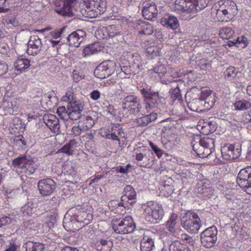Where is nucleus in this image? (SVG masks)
Wrapping results in <instances>:
<instances>
[{
	"instance_id": "nucleus-1",
	"label": "nucleus",
	"mask_w": 251,
	"mask_h": 251,
	"mask_svg": "<svg viewBox=\"0 0 251 251\" xmlns=\"http://www.w3.org/2000/svg\"><path fill=\"white\" fill-rule=\"evenodd\" d=\"M237 12L236 3L230 0L220 1L215 3L211 8L212 14H215L216 19L221 22H227L232 20Z\"/></svg>"
},
{
	"instance_id": "nucleus-2",
	"label": "nucleus",
	"mask_w": 251,
	"mask_h": 251,
	"mask_svg": "<svg viewBox=\"0 0 251 251\" xmlns=\"http://www.w3.org/2000/svg\"><path fill=\"white\" fill-rule=\"evenodd\" d=\"M215 139L204 137L199 142L193 141L191 143L193 150L201 158H206L215 151Z\"/></svg>"
},
{
	"instance_id": "nucleus-3",
	"label": "nucleus",
	"mask_w": 251,
	"mask_h": 251,
	"mask_svg": "<svg viewBox=\"0 0 251 251\" xmlns=\"http://www.w3.org/2000/svg\"><path fill=\"white\" fill-rule=\"evenodd\" d=\"M143 214L146 220L151 223H157L164 215L162 206L156 201H148L142 206Z\"/></svg>"
},
{
	"instance_id": "nucleus-4",
	"label": "nucleus",
	"mask_w": 251,
	"mask_h": 251,
	"mask_svg": "<svg viewBox=\"0 0 251 251\" xmlns=\"http://www.w3.org/2000/svg\"><path fill=\"white\" fill-rule=\"evenodd\" d=\"M134 157L137 164L144 168H151L153 164L155 158L153 153L145 147H139L135 150Z\"/></svg>"
},
{
	"instance_id": "nucleus-5",
	"label": "nucleus",
	"mask_w": 251,
	"mask_h": 251,
	"mask_svg": "<svg viewBox=\"0 0 251 251\" xmlns=\"http://www.w3.org/2000/svg\"><path fill=\"white\" fill-rule=\"evenodd\" d=\"M112 226L115 233L122 234L132 233L135 228L133 220L130 216L113 219L112 221Z\"/></svg>"
},
{
	"instance_id": "nucleus-6",
	"label": "nucleus",
	"mask_w": 251,
	"mask_h": 251,
	"mask_svg": "<svg viewBox=\"0 0 251 251\" xmlns=\"http://www.w3.org/2000/svg\"><path fill=\"white\" fill-rule=\"evenodd\" d=\"M183 227L188 232L197 233L201 226V220L199 215L194 212L188 211L185 217L181 220Z\"/></svg>"
},
{
	"instance_id": "nucleus-7",
	"label": "nucleus",
	"mask_w": 251,
	"mask_h": 251,
	"mask_svg": "<svg viewBox=\"0 0 251 251\" xmlns=\"http://www.w3.org/2000/svg\"><path fill=\"white\" fill-rule=\"evenodd\" d=\"M148 75L152 80H160L164 84H167L173 81V78L168 74L166 65L160 63L148 70Z\"/></svg>"
},
{
	"instance_id": "nucleus-8",
	"label": "nucleus",
	"mask_w": 251,
	"mask_h": 251,
	"mask_svg": "<svg viewBox=\"0 0 251 251\" xmlns=\"http://www.w3.org/2000/svg\"><path fill=\"white\" fill-rule=\"evenodd\" d=\"M86 17L93 18L103 13L106 8L105 0H87L85 2Z\"/></svg>"
},
{
	"instance_id": "nucleus-9",
	"label": "nucleus",
	"mask_w": 251,
	"mask_h": 251,
	"mask_svg": "<svg viewBox=\"0 0 251 251\" xmlns=\"http://www.w3.org/2000/svg\"><path fill=\"white\" fill-rule=\"evenodd\" d=\"M100 134L107 139L120 141L119 137L124 135L123 127L120 124H111L107 126L102 127L100 129Z\"/></svg>"
},
{
	"instance_id": "nucleus-10",
	"label": "nucleus",
	"mask_w": 251,
	"mask_h": 251,
	"mask_svg": "<svg viewBox=\"0 0 251 251\" xmlns=\"http://www.w3.org/2000/svg\"><path fill=\"white\" fill-rule=\"evenodd\" d=\"M140 92L143 97L144 105L147 111L149 112L152 111L154 112L158 105L159 100L158 93L150 92L145 88L141 89Z\"/></svg>"
},
{
	"instance_id": "nucleus-11",
	"label": "nucleus",
	"mask_w": 251,
	"mask_h": 251,
	"mask_svg": "<svg viewBox=\"0 0 251 251\" xmlns=\"http://www.w3.org/2000/svg\"><path fill=\"white\" fill-rule=\"evenodd\" d=\"M68 213L71 214L72 218L76 222L83 223V226L89 224L93 219V215L91 211L84 207L72 208Z\"/></svg>"
},
{
	"instance_id": "nucleus-12",
	"label": "nucleus",
	"mask_w": 251,
	"mask_h": 251,
	"mask_svg": "<svg viewBox=\"0 0 251 251\" xmlns=\"http://www.w3.org/2000/svg\"><path fill=\"white\" fill-rule=\"evenodd\" d=\"M13 165L21 169V173L25 176L33 174L37 168L36 163L32 160H26L25 157H18L13 160Z\"/></svg>"
},
{
	"instance_id": "nucleus-13",
	"label": "nucleus",
	"mask_w": 251,
	"mask_h": 251,
	"mask_svg": "<svg viewBox=\"0 0 251 251\" xmlns=\"http://www.w3.org/2000/svg\"><path fill=\"white\" fill-rule=\"evenodd\" d=\"M217 234L216 226H212L207 228L201 234L202 245L206 248L212 247L217 241Z\"/></svg>"
},
{
	"instance_id": "nucleus-14",
	"label": "nucleus",
	"mask_w": 251,
	"mask_h": 251,
	"mask_svg": "<svg viewBox=\"0 0 251 251\" xmlns=\"http://www.w3.org/2000/svg\"><path fill=\"white\" fill-rule=\"evenodd\" d=\"M115 64V62L112 61H103L94 70V75L100 79L108 77L113 73Z\"/></svg>"
},
{
	"instance_id": "nucleus-15",
	"label": "nucleus",
	"mask_w": 251,
	"mask_h": 251,
	"mask_svg": "<svg viewBox=\"0 0 251 251\" xmlns=\"http://www.w3.org/2000/svg\"><path fill=\"white\" fill-rule=\"evenodd\" d=\"M221 154L224 159L230 161L239 157L241 149L238 145L224 144L221 149Z\"/></svg>"
},
{
	"instance_id": "nucleus-16",
	"label": "nucleus",
	"mask_w": 251,
	"mask_h": 251,
	"mask_svg": "<svg viewBox=\"0 0 251 251\" xmlns=\"http://www.w3.org/2000/svg\"><path fill=\"white\" fill-rule=\"evenodd\" d=\"M122 107L131 114L138 113L142 107L138 98L134 95H129L124 99Z\"/></svg>"
},
{
	"instance_id": "nucleus-17",
	"label": "nucleus",
	"mask_w": 251,
	"mask_h": 251,
	"mask_svg": "<svg viewBox=\"0 0 251 251\" xmlns=\"http://www.w3.org/2000/svg\"><path fill=\"white\" fill-rule=\"evenodd\" d=\"M38 187L41 195L47 196L53 192L56 188V183L52 179H43L39 181Z\"/></svg>"
},
{
	"instance_id": "nucleus-18",
	"label": "nucleus",
	"mask_w": 251,
	"mask_h": 251,
	"mask_svg": "<svg viewBox=\"0 0 251 251\" xmlns=\"http://www.w3.org/2000/svg\"><path fill=\"white\" fill-rule=\"evenodd\" d=\"M161 142L166 149L172 150L179 144L180 140L178 135L170 132L162 137Z\"/></svg>"
},
{
	"instance_id": "nucleus-19",
	"label": "nucleus",
	"mask_w": 251,
	"mask_h": 251,
	"mask_svg": "<svg viewBox=\"0 0 251 251\" xmlns=\"http://www.w3.org/2000/svg\"><path fill=\"white\" fill-rule=\"evenodd\" d=\"M142 15L145 19L151 20L156 18L158 10L155 3L151 1H146L143 3Z\"/></svg>"
},
{
	"instance_id": "nucleus-20",
	"label": "nucleus",
	"mask_w": 251,
	"mask_h": 251,
	"mask_svg": "<svg viewBox=\"0 0 251 251\" xmlns=\"http://www.w3.org/2000/svg\"><path fill=\"white\" fill-rule=\"evenodd\" d=\"M167 230L174 236H178L181 233V229L178 223V216L176 213H172L166 223Z\"/></svg>"
},
{
	"instance_id": "nucleus-21",
	"label": "nucleus",
	"mask_w": 251,
	"mask_h": 251,
	"mask_svg": "<svg viewBox=\"0 0 251 251\" xmlns=\"http://www.w3.org/2000/svg\"><path fill=\"white\" fill-rule=\"evenodd\" d=\"M163 46L154 41H149L146 45V53L149 59H154L161 54Z\"/></svg>"
},
{
	"instance_id": "nucleus-22",
	"label": "nucleus",
	"mask_w": 251,
	"mask_h": 251,
	"mask_svg": "<svg viewBox=\"0 0 251 251\" xmlns=\"http://www.w3.org/2000/svg\"><path fill=\"white\" fill-rule=\"evenodd\" d=\"M42 46L41 40L37 35L31 36L27 44L26 52L30 55H35L39 53Z\"/></svg>"
},
{
	"instance_id": "nucleus-23",
	"label": "nucleus",
	"mask_w": 251,
	"mask_h": 251,
	"mask_svg": "<svg viewBox=\"0 0 251 251\" xmlns=\"http://www.w3.org/2000/svg\"><path fill=\"white\" fill-rule=\"evenodd\" d=\"M85 37L86 32L82 30L78 29L69 35L67 41L69 46L78 47Z\"/></svg>"
},
{
	"instance_id": "nucleus-24",
	"label": "nucleus",
	"mask_w": 251,
	"mask_h": 251,
	"mask_svg": "<svg viewBox=\"0 0 251 251\" xmlns=\"http://www.w3.org/2000/svg\"><path fill=\"white\" fill-rule=\"evenodd\" d=\"M44 123L54 133L60 132L59 120L57 117L51 114H45L43 117Z\"/></svg>"
},
{
	"instance_id": "nucleus-25",
	"label": "nucleus",
	"mask_w": 251,
	"mask_h": 251,
	"mask_svg": "<svg viewBox=\"0 0 251 251\" xmlns=\"http://www.w3.org/2000/svg\"><path fill=\"white\" fill-rule=\"evenodd\" d=\"M251 181V166L241 169L237 178V183L240 187H245Z\"/></svg>"
},
{
	"instance_id": "nucleus-26",
	"label": "nucleus",
	"mask_w": 251,
	"mask_h": 251,
	"mask_svg": "<svg viewBox=\"0 0 251 251\" xmlns=\"http://www.w3.org/2000/svg\"><path fill=\"white\" fill-rule=\"evenodd\" d=\"M192 0H176L175 10L177 12L190 13L194 11Z\"/></svg>"
},
{
	"instance_id": "nucleus-27",
	"label": "nucleus",
	"mask_w": 251,
	"mask_h": 251,
	"mask_svg": "<svg viewBox=\"0 0 251 251\" xmlns=\"http://www.w3.org/2000/svg\"><path fill=\"white\" fill-rule=\"evenodd\" d=\"M136 193L133 188L130 185H127L124 189V194L121 197V201L127 205L132 204L135 202Z\"/></svg>"
},
{
	"instance_id": "nucleus-28",
	"label": "nucleus",
	"mask_w": 251,
	"mask_h": 251,
	"mask_svg": "<svg viewBox=\"0 0 251 251\" xmlns=\"http://www.w3.org/2000/svg\"><path fill=\"white\" fill-rule=\"evenodd\" d=\"M30 60L25 56L19 55L14 63V67L17 71L25 72L30 66Z\"/></svg>"
},
{
	"instance_id": "nucleus-29",
	"label": "nucleus",
	"mask_w": 251,
	"mask_h": 251,
	"mask_svg": "<svg viewBox=\"0 0 251 251\" xmlns=\"http://www.w3.org/2000/svg\"><path fill=\"white\" fill-rule=\"evenodd\" d=\"M92 247L98 251H110L112 243L101 238H97L93 242Z\"/></svg>"
},
{
	"instance_id": "nucleus-30",
	"label": "nucleus",
	"mask_w": 251,
	"mask_h": 251,
	"mask_svg": "<svg viewBox=\"0 0 251 251\" xmlns=\"http://www.w3.org/2000/svg\"><path fill=\"white\" fill-rule=\"evenodd\" d=\"M161 24L164 26L176 30L179 26L177 18L169 14L165 15L161 19Z\"/></svg>"
},
{
	"instance_id": "nucleus-31",
	"label": "nucleus",
	"mask_w": 251,
	"mask_h": 251,
	"mask_svg": "<svg viewBox=\"0 0 251 251\" xmlns=\"http://www.w3.org/2000/svg\"><path fill=\"white\" fill-rule=\"evenodd\" d=\"M136 28L139 34L150 35L153 33L154 28L153 26L149 22L139 20L136 23Z\"/></svg>"
},
{
	"instance_id": "nucleus-32",
	"label": "nucleus",
	"mask_w": 251,
	"mask_h": 251,
	"mask_svg": "<svg viewBox=\"0 0 251 251\" xmlns=\"http://www.w3.org/2000/svg\"><path fill=\"white\" fill-rule=\"evenodd\" d=\"M157 117L155 112H152L150 114H147L135 121V124L137 127H144L148 126L150 123L155 121Z\"/></svg>"
},
{
	"instance_id": "nucleus-33",
	"label": "nucleus",
	"mask_w": 251,
	"mask_h": 251,
	"mask_svg": "<svg viewBox=\"0 0 251 251\" xmlns=\"http://www.w3.org/2000/svg\"><path fill=\"white\" fill-rule=\"evenodd\" d=\"M108 206L111 211H115V213H125V209L128 207V205L123 201H119L118 200H111L108 203Z\"/></svg>"
},
{
	"instance_id": "nucleus-34",
	"label": "nucleus",
	"mask_w": 251,
	"mask_h": 251,
	"mask_svg": "<svg viewBox=\"0 0 251 251\" xmlns=\"http://www.w3.org/2000/svg\"><path fill=\"white\" fill-rule=\"evenodd\" d=\"M62 170L65 175L75 177L77 173L75 162L74 160H67L63 165Z\"/></svg>"
},
{
	"instance_id": "nucleus-35",
	"label": "nucleus",
	"mask_w": 251,
	"mask_h": 251,
	"mask_svg": "<svg viewBox=\"0 0 251 251\" xmlns=\"http://www.w3.org/2000/svg\"><path fill=\"white\" fill-rule=\"evenodd\" d=\"M78 142L75 139H72L63 146L59 150V152L71 155L74 154L75 151L77 147Z\"/></svg>"
},
{
	"instance_id": "nucleus-36",
	"label": "nucleus",
	"mask_w": 251,
	"mask_h": 251,
	"mask_svg": "<svg viewBox=\"0 0 251 251\" xmlns=\"http://www.w3.org/2000/svg\"><path fill=\"white\" fill-rule=\"evenodd\" d=\"M100 50V46L98 42L90 44L85 47L82 51L83 57L90 56Z\"/></svg>"
},
{
	"instance_id": "nucleus-37",
	"label": "nucleus",
	"mask_w": 251,
	"mask_h": 251,
	"mask_svg": "<svg viewBox=\"0 0 251 251\" xmlns=\"http://www.w3.org/2000/svg\"><path fill=\"white\" fill-rule=\"evenodd\" d=\"M154 247V241L149 236H144L141 241L140 248L141 251H151Z\"/></svg>"
},
{
	"instance_id": "nucleus-38",
	"label": "nucleus",
	"mask_w": 251,
	"mask_h": 251,
	"mask_svg": "<svg viewBox=\"0 0 251 251\" xmlns=\"http://www.w3.org/2000/svg\"><path fill=\"white\" fill-rule=\"evenodd\" d=\"M169 251H192L188 246L181 243L179 241L175 240L172 241L169 245Z\"/></svg>"
},
{
	"instance_id": "nucleus-39",
	"label": "nucleus",
	"mask_w": 251,
	"mask_h": 251,
	"mask_svg": "<svg viewBox=\"0 0 251 251\" xmlns=\"http://www.w3.org/2000/svg\"><path fill=\"white\" fill-rule=\"evenodd\" d=\"M78 123L83 130H87L91 128L95 124L94 119L89 116L81 117Z\"/></svg>"
},
{
	"instance_id": "nucleus-40",
	"label": "nucleus",
	"mask_w": 251,
	"mask_h": 251,
	"mask_svg": "<svg viewBox=\"0 0 251 251\" xmlns=\"http://www.w3.org/2000/svg\"><path fill=\"white\" fill-rule=\"evenodd\" d=\"M238 73L237 69L235 67L230 66L224 71V78L226 80L233 81Z\"/></svg>"
},
{
	"instance_id": "nucleus-41",
	"label": "nucleus",
	"mask_w": 251,
	"mask_h": 251,
	"mask_svg": "<svg viewBox=\"0 0 251 251\" xmlns=\"http://www.w3.org/2000/svg\"><path fill=\"white\" fill-rule=\"evenodd\" d=\"M235 110L237 111H245L251 108V103L246 100H241L235 101L234 104Z\"/></svg>"
},
{
	"instance_id": "nucleus-42",
	"label": "nucleus",
	"mask_w": 251,
	"mask_h": 251,
	"mask_svg": "<svg viewBox=\"0 0 251 251\" xmlns=\"http://www.w3.org/2000/svg\"><path fill=\"white\" fill-rule=\"evenodd\" d=\"M77 0H64V6L61 10L58 12L63 16H69L72 13V4Z\"/></svg>"
},
{
	"instance_id": "nucleus-43",
	"label": "nucleus",
	"mask_w": 251,
	"mask_h": 251,
	"mask_svg": "<svg viewBox=\"0 0 251 251\" xmlns=\"http://www.w3.org/2000/svg\"><path fill=\"white\" fill-rule=\"evenodd\" d=\"M211 189V184L207 180L201 181L198 183L197 192L199 194H205L208 193Z\"/></svg>"
},
{
	"instance_id": "nucleus-44",
	"label": "nucleus",
	"mask_w": 251,
	"mask_h": 251,
	"mask_svg": "<svg viewBox=\"0 0 251 251\" xmlns=\"http://www.w3.org/2000/svg\"><path fill=\"white\" fill-rule=\"evenodd\" d=\"M212 0H192L194 11L203 9Z\"/></svg>"
},
{
	"instance_id": "nucleus-45",
	"label": "nucleus",
	"mask_w": 251,
	"mask_h": 251,
	"mask_svg": "<svg viewBox=\"0 0 251 251\" xmlns=\"http://www.w3.org/2000/svg\"><path fill=\"white\" fill-rule=\"evenodd\" d=\"M234 34V31L230 27H224L219 31V36L224 39H229Z\"/></svg>"
},
{
	"instance_id": "nucleus-46",
	"label": "nucleus",
	"mask_w": 251,
	"mask_h": 251,
	"mask_svg": "<svg viewBox=\"0 0 251 251\" xmlns=\"http://www.w3.org/2000/svg\"><path fill=\"white\" fill-rule=\"evenodd\" d=\"M45 248L44 244L39 242H27L26 251H42Z\"/></svg>"
},
{
	"instance_id": "nucleus-47",
	"label": "nucleus",
	"mask_w": 251,
	"mask_h": 251,
	"mask_svg": "<svg viewBox=\"0 0 251 251\" xmlns=\"http://www.w3.org/2000/svg\"><path fill=\"white\" fill-rule=\"evenodd\" d=\"M104 31L107 33L109 37H113L120 33L119 27L115 25H110L104 29Z\"/></svg>"
},
{
	"instance_id": "nucleus-48",
	"label": "nucleus",
	"mask_w": 251,
	"mask_h": 251,
	"mask_svg": "<svg viewBox=\"0 0 251 251\" xmlns=\"http://www.w3.org/2000/svg\"><path fill=\"white\" fill-rule=\"evenodd\" d=\"M74 89L72 87H69L67 89L65 94L62 97L61 100L62 101L67 102H69V103H70V102L74 101Z\"/></svg>"
},
{
	"instance_id": "nucleus-49",
	"label": "nucleus",
	"mask_w": 251,
	"mask_h": 251,
	"mask_svg": "<svg viewBox=\"0 0 251 251\" xmlns=\"http://www.w3.org/2000/svg\"><path fill=\"white\" fill-rule=\"evenodd\" d=\"M83 106L80 100H75L70 102L68 105V110H73L82 112Z\"/></svg>"
},
{
	"instance_id": "nucleus-50",
	"label": "nucleus",
	"mask_w": 251,
	"mask_h": 251,
	"mask_svg": "<svg viewBox=\"0 0 251 251\" xmlns=\"http://www.w3.org/2000/svg\"><path fill=\"white\" fill-rule=\"evenodd\" d=\"M36 226L37 225L34 220H28L25 221L24 223V230L26 232H29L31 230H36Z\"/></svg>"
},
{
	"instance_id": "nucleus-51",
	"label": "nucleus",
	"mask_w": 251,
	"mask_h": 251,
	"mask_svg": "<svg viewBox=\"0 0 251 251\" xmlns=\"http://www.w3.org/2000/svg\"><path fill=\"white\" fill-rule=\"evenodd\" d=\"M3 109L6 115H14V107L11 101H5L3 103Z\"/></svg>"
},
{
	"instance_id": "nucleus-52",
	"label": "nucleus",
	"mask_w": 251,
	"mask_h": 251,
	"mask_svg": "<svg viewBox=\"0 0 251 251\" xmlns=\"http://www.w3.org/2000/svg\"><path fill=\"white\" fill-rule=\"evenodd\" d=\"M56 113L58 116L64 121H68L69 119L68 112L66 110L65 106H60L57 109Z\"/></svg>"
},
{
	"instance_id": "nucleus-53",
	"label": "nucleus",
	"mask_w": 251,
	"mask_h": 251,
	"mask_svg": "<svg viewBox=\"0 0 251 251\" xmlns=\"http://www.w3.org/2000/svg\"><path fill=\"white\" fill-rule=\"evenodd\" d=\"M171 99L173 101L178 100L181 101L182 100V96L180 94V90L178 87L173 89L171 91Z\"/></svg>"
},
{
	"instance_id": "nucleus-54",
	"label": "nucleus",
	"mask_w": 251,
	"mask_h": 251,
	"mask_svg": "<svg viewBox=\"0 0 251 251\" xmlns=\"http://www.w3.org/2000/svg\"><path fill=\"white\" fill-rule=\"evenodd\" d=\"M13 143L14 145L23 147L26 144V142L22 135L16 136L13 140Z\"/></svg>"
},
{
	"instance_id": "nucleus-55",
	"label": "nucleus",
	"mask_w": 251,
	"mask_h": 251,
	"mask_svg": "<svg viewBox=\"0 0 251 251\" xmlns=\"http://www.w3.org/2000/svg\"><path fill=\"white\" fill-rule=\"evenodd\" d=\"M49 224L47 222L42 221L36 226V230L38 233H45L49 230Z\"/></svg>"
},
{
	"instance_id": "nucleus-56",
	"label": "nucleus",
	"mask_w": 251,
	"mask_h": 251,
	"mask_svg": "<svg viewBox=\"0 0 251 251\" xmlns=\"http://www.w3.org/2000/svg\"><path fill=\"white\" fill-rule=\"evenodd\" d=\"M175 237L177 238H179V239H181V240L185 242L186 243L190 245H192L193 244L194 240L193 238L186 233H179V236Z\"/></svg>"
},
{
	"instance_id": "nucleus-57",
	"label": "nucleus",
	"mask_w": 251,
	"mask_h": 251,
	"mask_svg": "<svg viewBox=\"0 0 251 251\" xmlns=\"http://www.w3.org/2000/svg\"><path fill=\"white\" fill-rule=\"evenodd\" d=\"M211 123H205L201 127V132L204 134H208L209 133H212L214 131V128H211Z\"/></svg>"
},
{
	"instance_id": "nucleus-58",
	"label": "nucleus",
	"mask_w": 251,
	"mask_h": 251,
	"mask_svg": "<svg viewBox=\"0 0 251 251\" xmlns=\"http://www.w3.org/2000/svg\"><path fill=\"white\" fill-rule=\"evenodd\" d=\"M81 112L73 110H68V115H69V119L74 121L76 120L81 117Z\"/></svg>"
},
{
	"instance_id": "nucleus-59",
	"label": "nucleus",
	"mask_w": 251,
	"mask_h": 251,
	"mask_svg": "<svg viewBox=\"0 0 251 251\" xmlns=\"http://www.w3.org/2000/svg\"><path fill=\"white\" fill-rule=\"evenodd\" d=\"M22 211L24 216H30L33 212V209L29 204H26L22 207Z\"/></svg>"
},
{
	"instance_id": "nucleus-60",
	"label": "nucleus",
	"mask_w": 251,
	"mask_h": 251,
	"mask_svg": "<svg viewBox=\"0 0 251 251\" xmlns=\"http://www.w3.org/2000/svg\"><path fill=\"white\" fill-rule=\"evenodd\" d=\"M149 145L158 157H160L162 155L163 151L157 146L155 145L151 141L149 142Z\"/></svg>"
},
{
	"instance_id": "nucleus-61",
	"label": "nucleus",
	"mask_w": 251,
	"mask_h": 251,
	"mask_svg": "<svg viewBox=\"0 0 251 251\" xmlns=\"http://www.w3.org/2000/svg\"><path fill=\"white\" fill-rule=\"evenodd\" d=\"M65 27L60 28V29H55L50 32V36L53 39H57L61 37L63 31Z\"/></svg>"
},
{
	"instance_id": "nucleus-62",
	"label": "nucleus",
	"mask_w": 251,
	"mask_h": 251,
	"mask_svg": "<svg viewBox=\"0 0 251 251\" xmlns=\"http://www.w3.org/2000/svg\"><path fill=\"white\" fill-rule=\"evenodd\" d=\"M160 238L162 240L163 243H169V242H171L172 238L170 234L166 232H162L160 235Z\"/></svg>"
},
{
	"instance_id": "nucleus-63",
	"label": "nucleus",
	"mask_w": 251,
	"mask_h": 251,
	"mask_svg": "<svg viewBox=\"0 0 251 251\" xmlns=\"http://www.w3.org/2000/svg\"><path fill=\"white\" fill-rule=\"evenodd\" d=\"M8 70V66L4 61H0V76L7 73Z\"/></svg>"
},
{
	"instance_id": "nucleus-64",
	"label": "nucleus",
	"mask_w": 251,
	"mask_h": 251,
	"mask_svg": "<svg viewBox=\"0 0 251 251\" xmlns=\"http://www.w3.org/2000/svg\"><path fill=\"white\" fill-rule=\"evenodd\" d=\"M82 130L83 129L79 125L78 126H75L72 128L71 134L75 136H79Z\"/></svg>"
}]
</instances>
